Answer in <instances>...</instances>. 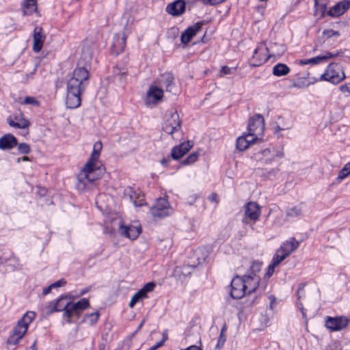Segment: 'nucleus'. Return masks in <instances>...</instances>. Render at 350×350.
Wrapping results in <instances>:
<instances>
[{
  "mask_svg": "<svg viewBox=\"0 0 350 350\" xmlns=\"http://www.w3.org/2000/svg\"><path fill=\"white\" fill-rule=\"evenodd\" d=\"M90 73L87 68L77 66L67 81L66 104L68 108L76 109L81 105V94L89 84Z\"/></svg>",
  "mask_w": 350,
  "mask_h": 350,
  "instance_id": "1",
  "label": "nucleus"
},
{
  "mask_svg": "<svg viewBox=\"0 0 350 350\" xmlns=\"http://www.w3.org/2000/svg\"><path fill=\"white\" fill-rule=\"evenodd\" d=\"M150 213L155 220L161 219L170 215L172 213V208L166 198H159L150 208Z\"/></svg>",
  "mask_w": 350,
  "mask_h": 350,
  "instance_id": "2",
  "label": "nucleus"
},
{
  "mask_svg": "<svg viewBox=\"0 0 350 350\" xmlns=\"http://www.w3.org/2000/svg\"><path fill=\"white\" fill-rule=\"evenodd\" d=\"M345 78V73L339 64L331 63L327 67L325 72L321 75L320 79L337 84Z\"/></svg>",
  "mask_w": 350,
  "mask_h": 350,
  "instance_id": "3",
  "label": "nucleus"
},
{
  "mask_svg": "<svg viewBox=\"0 0 350 350\" xmlns=\"http://www.w3.org/2000/svg\"><path fill=\"white\" fill-rule=\"evenodd\" d=\"M103 148V144L100 141H97L94 144L92 152L90 157L85 165L86 172L95 171L100 168L99 157Z\"/></svg>",
  "mask_w": 350,
  "mask_h": 350,
  "instance_id": "4",
  "label": "nucleus"
},
{
  "mask_svg": "<svg viewBox=\"0 0 350 350\" xmlns=\"http://www.w3.org/2000/svg\"><path fill=\"white\" fill-rule=\"evenodd\" d=\"M36 313L33 311H27L21 318L16 325L14 327L12 333L16 335H19L22 337L26 334L29 324L36 318Z\"/></svg>",
  "mask_w": 350,
  "mask_h": 350,
  "instance_id": "5",
  "label": "nucleus"
},
{
  "mask_svg": "<svg viewBox=\"0 0 350 350\" xmlns=\"http://www.w3.org/2000/svg\"><path fill=\"white\" fill-rule=\"evenodd\" d=\"M260 215V206L255 202H250L244 207V217L242 222L249 224L250 221H256Z\"/></svg>",
  "mask_w": 350,
  "mask_h": 350,
  "instance_id": "6",
  "label": "nucleus"
},
{
  "mask_svg": "<svg viewBox=\"0 0 350 350\" xmlns=\"http://www.w3.org/2000/svg\"><path fill=\"white\" fill-rule=\"evenodd\" d=\"M70 299L69 295H61L56 301V305L57 306V309H59V312L63 311V319H66V323H75V319H71L70 314V304L71 301H68Z\"/></svg>",
  "mask_w": 350,
  "mask_h": 350,
  "instance_id": "7",
  "label": "nucleus"
},
{
  "mask_svg": "<svg viewBox=\"0 0 350 350\" xmlns=\"http://www.w3.org/2000/svg\"><path fill=\"white\" fill-rule=\"evenodd\" d=\"M230 296L235 299H241L247 293L243 277L236 276L230 284Z\"/></svg>",
  "mask_w": 350,
  "mask_h": 350,
  "instance_id": "8",
  "label": "nucleus"
},
{
  "mask_svg": "<svg viewBox=\"0 0 350 350\" xmlns=\"http://www.w3.org/2000/svg\"><path fill=\"white\" fill-rule=\"evenodd\" d=\"M7 122L11 127L23 129H27L30 125L29 121L21 111L15 113L13 116L8 117Z\"/></svg>",
  "mask_w": 350,
  "mask_h": 350,
  "instance_id": "9",
  "label": "nucleus"
},
{
  "mask_svg": "<svg viewBox=\"0 0 350 350\" xmlns=\"http://www.w3.org/2000/svg\"><path fill=\"white\" fill-rule=\"evenodd\" d=\"M348 320L345 317H328L325 321V326L329 330L339 331L347 326Z\"/></svg>",
  "mask_w": 350,
  "mask_h": 350,
  "instance_id": "10",
  "label": "nucleus"
},
{
  "mask_svg": "<svg viewBox=\"0 0 350 350\" xmlns=\"http://www.w3.org/2000/svg\"><path fill=\"white\" fill-rule=\"evenodd\" d=\"M204 23L198 22L193 25L187 27L180 36V41L183 44H188L192 38L202 29Z\"/></svg>",
  "mask_w": 350,
  "mask_h": 350,
  "instance_id": "11",
  "label": "nucleus"
},
{
  "mask_svg": "<svg viewBox=\"0 0 350 350\" xmlns=\"http://www.w3.org/2000/svg\"><path fill=\"white\" fill-rule=\"evenodd\" d=\"M126 36L124 33H116L113 38L111 51L113 55H118L123 52L126 46Z\"/></svg>",
  "mask_w": 350,
  "mask_h": 350,
  "instance_id": "12",
  "label": "nucleus"
},
{
  "mask_svg": "<svg viewBox=\"0 0 350 350\" xmlns=\"http://www.w3.org/2000/svg\"><path fill=\"white\" fill-rule=\"evenodd\" d=\"M89 306L90 302L86 298H82L75 303L71 301L70 309L71 319H75L76 321L81 313Z\"/></svg>",
  "mask_w": 350,
  "mask_h": 350,
  "instance_id": "13",
  "label": "nucleus"
},
{
  "mask_svg": "<svg viewBox=\"0 0 350 350\" xmlns=\"http://www.w3.org/2000/svg\"><path fill=\"white\" fill-rule=\"evenodd\" d=\"M247 131L261 135L264 131V118L262 116L256 114L250 120Z\"/></svg>",
  "mask_w": 350,
  "mask_h": 350,
  "instance_id": "14",
  "label": "nucleus"
},
{
  "mask_svg": "<svg viewBox=\"0 0 350 350\" xmlns=\"http://www.w3.org/2000/svg\"><path fill=\"white\" fill-rule=\"evenodd\" d=\"M185 3L183 0H176L174 2L168 4L166 7V12L173 16H179L185 12Z\"/></svg>",
  "mask_w": 350,
  "mask_h": 350,
  "instance_id": "15",
  "label": "nucleus"
},
{
  "mask_svg": "<svg viewBox=\"0 0 350 350\" xmlns=\"http://www.w3.org/2000/svg\"><path fill=\"white\" fill-rule=\"evenodd\" d=\"M350 8V1L343 0L337 3L327 12L332 17H338L342 15Z\"/></svg>",
  "mask_w": 350,
  "mask_h": 350,
  "instance_id": "16",
  "label": "nucleus"
},
{
  "mask_svg": "<svg viewBox=\"0 0 350 350\" xmlns=\"http://www.w3.org/2000/svg\"><path fill=\"white\" fill-rule=\"evenodd\" d=\"M191 148L192 144H190L189 141L173 147L170 154L172 159L174 160L180 159Z\"/></svg>",
  "mask_w": 350,
  "mask_h": 350,
  "instance_id": "17",
  "label": "nucleus"
},
{
  "mask_svg": "<svg viewBox=\"0 0 350 350\" xmlns=\"http://www.w3.org/2000/svg\"><path fill=\"white\" fill-rule=\"evenodd\" d=\"M119 232L124 237L134 240L137 239L142 232V228L140 226H127L121 224L120 226Z\"/></svg>",
  "mask_w": 350,
  "mask_h": 350,
  "instance_id": "18",
  "label": "nucleus"
},
{
  "mask_svg": "<svg viewBox=\"0 0 350 350\" xmlns=\"http://www.w3.org/2000/svg\"><path fill=\"white\" fill-rule=\"evenodd\" d=\"M45 38L46 36L42 32V28L36 27L34 29L33 43V50L34 52L38 53L41 51Z\"/></svg>",
  "mask_w": 350,
  "mask_h": 350,
  "instance_id": "19",
  "label": "nucleus"
},
{
  "mask_svg": "<svg viewBox=\"0 0 350 350\" xmlns=\"http://www.w3.org/2000/svg\"><path fill=\"white\" fill-rule=\"evenodd\" d=\"M18 145L17 139L12 134H5L0 138V149L8 150Z\"/></svg>",
  "mask_w": 350,
  "mask_h": 350,
  "instance_id": "20",
  "label": "nucleus"
},
{
  "mask_svg": "<svg viewBox=\"0 0 350 350\" xmlns=\"http://www.w3.org/2000/svg\"><path fill=\"white\" fill-rule=\"evenodd\" d=\"M163 96V91L161 88L157 86H151L147 92L146 101L156 104L162 99Z\"/></svg>",
  "mask_w": 350,
  "mask_h": 350,
  "instance_id": "21",
  "label": "nucleus"
},
{
  "mask_svg": "<svg viewBox=\"0 0 350 350\" xmlns=\"http://www.w3.org/2000/svg\"><path fill=\"white\" fill-rule=\"evenodd\" d=\"M244 284H245V290L247 293H252L256 291L259 285V276H252L251 275H244L243 276Z\"/></svg>",
  "mask_w": 350,
  "mask_h": 350,
  "instance_id": "22",
  "label": "nucleus"
},
{
  "mask_svg": "<svg viewBox=\"0 0 350 350\" xmlns=\"http://www.w3.org/2000/svg\"><path fill=\"white\" fill-rule=\"evenodd\" d=\"M175 78L172 72H165L161 77L160 84L167 92H172L175 88Z\"/></svg>",
  "mask_w": 350,
  "mask_h": 350,
  "instance_id": "23",
  "label": "nucleus"
},
{
  "mask_svg": "<svg viewBox=\"0 0 350 350\" xmlns=\"http://www.w3.org/2000/svg\"><path fill=\"white\" fill-rule=\"evenodd\" d=\"M299 241H297L294 237H292L282 243L279 249L280 252H283L286 256H288L299 247Z\"/></svg>",
  "mask_w": 350,
  "mask_h": 350,
  "instance_id": "24",
  "label": "nucleus"
},
{
  "mask_svg": "<svg viewBox=\"0 0 350 350\" xmlns=\"http://www.w3.org/2000/svg\"><path fill=\"white\" fill-rule=\"evenodd\" d=\"M156 284L153 282H150L146 284L141 289H139L137 293L134 294V297L137 299L138 301L140 300L146 298L147 294L150 292H152Z\"/></svg>",
  "mask_w": 350,
  "mask_h": 350,
  "instance_id": "25",
  "label": "nucleus"
},
{
  "mask_svg": "<svg viewBox=\"0 0 350 350\" xmlns=\"http://www.w3.org/2000/svg\"><path fill=\"white\" fill-rule=\"evenodd\" d=\"M328 0H314L315 15L321 18L327 14V4Z\"/></svg>",
  "mask_w": 350,
  "mask_h": 350,
  "instance_id": "26",
  "label": "nucleus"
},
{
  "mask_svg": "<svg viewBox=\"0 0 350 350\" xmlns=\"http://www.w3.org/2000/svg\"><path fill=\"white\" fill-rule=\"evenodd\" d=\"M113 76L115 81H117L120 85H123L125 83L126 78V71L124 69H121L118 66L113 68Z\"/></svg>",
  "mask_w": 350,
  "mask_h": 350,
  "instance_id": "27",
  "label": "nucleus"
},
{
  "mask_svg": "<svg viewBox=\"0 0 350 350\" xmlns=\"http://www.w3.org/2000/svg\"><path fill=\"white\" fill-rule=\"evenodd\" d=\"M290 68L285 64L278 63L273 68L272 73L276 77H283L290 72Z\"/></svg>",
  "mask_w": 350,
  "mask_h": 350,
  "instance_id": "28",
  "label": "nucleus"
},
{
  "mask_svg": "<svg viewBox=\"0 0 350 350\" xmlns=\"http://www.w3.org/2000/svg\"><path fill=\"white\" fill-rule=\"evenodd\" d=\"M124 195L126 197H129V200L133 203L135 206H141L143 205L142 203H137V199L139 195L131 187H127L124 189Z\"/></svg>",
  "mask_w": 350,
  "mask_h": 350,
  "instance_id": "29",
  "label": "nucleus"
},
{
  "mask_svg": "<svg viewBox=\"0 0 350 350\" xmlns=\"http://www.w3.org/2000/svg\"><path fill=\"white\" fill-rule=\"evenodd\" d=\"M196 265H184L182 267H177L174 271L176 274L183 275L184 277L189 276L192 271L196 268Z\"/></svg>",
  "mask_w": 350,
  "mask_h": 350,
  "instance_id": "30",
  "label": "nucleus"
},
{
  "mask_svg": "<svg viewBox=\"0 0 350 350\" xmlns=\"http://www.w3.org/2000/svg\"><path fill=\"white\" fill-rule=\"evenodd\" d=\"M100 313L98 312L86 314L83 319V322L87 323L88 325L93 326L98 321Z\"/></svg>",
  "mask_w": 350,
  "mask_h": 350,
  "instance_id": "31",
  "label": "nucleus"
},
{
  "mask_svg": "<svg viewBox=\"0 0 350 350\" xmlns=\"http://www.w3.org/2000/svg\"><path fill=\"white\" fill-rule=\"evenodd\" d=\"M284 157V154L282 148L273 150L272 152V154L266 157L265 159L262 161L265 164H271L273 161H274L276 158H283Z\"/></svg>",
  "mask_w": 350,
  "mask_h": 350,
  "instance_id": "32",
  "label": "nucleus"
},
{
  "mask_svg": "<svg viewBox=\"0 0 350 350\" xmlns=\"http://www.w3.org/2000/svg\"><path fill=\"white\" fill-rule=\"evenodd\" d=\"M24 14H30L36 10V0H25L23 4Z\"/></svg>",
  "mask_w": 350,
  "mask_h": 350,
  "instance_id": "33",
  "label": "nucleus"
},
{
  "mask_svg": "<svg viewBox=\"0 0 350 350\" xmlns=\"http://www.w3.org/2000/svg\"><path fill=\"white\" fill-rule=\"evenodd\" d=\"M248 142L249 141L247 140L245 136H243V135L239 137L236 141L237 149L239 150V151L245 150L250 147Z\"/></svg>",
  "mask_w": 350,
  "mask_h": 350,
  "instance_id": "34",
  "label": "nucleus"
},
{
  "mask_svg": "<svg viewBox=\"0 0 350 350\" xmlns=\"http://www.w3.org/2000/svg\"><path fill=\"white\" fill-rule=\"evenodd\" d=\"M262 265V263L259 260L253 261L250 267V269L247 275L258 276L257 273L260 271Z\"/></svg>",
  "mask_w": 350,
  "mask_h": 350,
  "instance_id": "35",
  "label": "nucleus"
},
{
  "mask_svg": "<svg viewBox=\"0 0 350 350\" xmlns=\"http://www.w3.org/2000/svg\"><path fill=\"white\" fill-rule=\"evenodd\" d=\"M258 49L256 48L254 51V54L252 58L255 60L254 62L250 64V65L253 67H257L262 65L263 63L266 62L271 57V55H269L265 58H261L259 57H256L258 53Z\"/></svg>",
  "mask_w": 350,
  "mask_h": 350,
  "instance_id": "36",
  "label": "nucleus"
},
{
  "mask_svg": "<svg viewBox=\"0 0 350 350\" xmlns=\"http://www.w3.org/2000/svg\"><path fill=\"white\" fill-rule=\"evenodd\" d=\"M302 210L299 206H295L288 208L286 211V215L288 217L293 218L299 217L301 215Z\"/></svg>",
  "mask_w": 350,
  "mask_h": 350,
  "instance_id": "37",
  "label": "nucleus"
},
{
  "mask_svg": "<svg viewBox=\"0 0 350 350\" xmlns=\"http://www.w3.org/2000/svg\"><path fill=\"white\" fill-rule=\"evenodd\" d=\"M174 124L175 126L170 124V122L166 120L163 125V131L165 133L172 135L175 132L178 131V124L174 123Z\"/></svg>",
  "mask_w": 350,
  "mask_h": 350,
  "instance_id": "38",
  "label": "nucleus"
},
{
  "mask_svg": "<svg viewBox=\"0 0 350 350\" xmlns=\"http://www.w3.org/2000/svg\"><path fill=\"white\" fill-rule=\"evenodd\" d=\"M226 330H227V325H226V324H224L221 329V332H220V334H219V338L217 340V343L215 346L216 349H219L224 346V345L226 340V336L224 334V333L226 332Z\"/></svg>",
  "mask_w": 350,
  "mask_h": 350,
  "instance_id": "39",
  "label": "nucleus"
},
{
  "mask_svg": "<svg viewBox=\"0 0 350 350\" xmlns=\"http://www.w3.org/2000/svg\"><path fill=\"white\" fill-rule=\"evenodd\" d=\"M45 309L46 315H51L54 312H59L56 305V301H48L45 304Z\"/></svg>",
  "mask_w": 350,
  "mask_h": 350,
  "instance_id": "40",
  "label": "nucleus"
},
{
  "mask_svg": "<svg viewBox=\"0 0 350 350\" xmlns=\"http://www.w3.org/2000/svg\"><path fill=\"white\" fill-rule=\"evenodd\" d=\"M94 171H90V172H86V170H85V166L83 167V175H84V178H79V180L80 182H83V184L85 185V180H86L89 183H92V182H94L96 179H97L98 178H95L94 176H93L92 175V174L94 172Z\"/></svg>",
  "mask_w": 350,
  "mask_h": 350,
  "instance_id": "41",
  "label": "nucleus"
},
{
  "mask_svg": "<svg viewBox=\"0 0 350 350\" xmlns=\"http://www.w3.org/2000/svg\"><path fill=\"white\" fill-rule=\"evenodd\" d=\"M273 150H275V148H265L262 150L260 152H258L255 154L256 157L263 161L266 157H269V155L272 154V152Z\"/></svg>",
  "mask_w": 350,
  "mask_h": 350,
  "instance_id": "42",
  "label": "nucleus"
},
{
  "mask_svg": "<svg viewBox=\"0 0 350 350\" xmlns=\"http://www.w3.org/2000/svg\"><path fill=\"white\" fill-rule=\"evenodd\" d=\"M323 62V57H321V55H318L314 57L307 59H302L300 61V64L302 65H306V64H318L321 62Z\"/></svg>",
  "mask_w": 350,
  "mask_h": 350,
  "instance_id": "43",
  "label": "nucleus"
},
{
  "mask_svg": "<svg viewBox=\"0 0 350 350\" xmlns=\"http://www.w3.org/2000/svg\"><path fill=\"white\" fill-rule=\"evenodd\" d=\"M247 131L248 132L247 133L243 134V136H245L247 140L249 141L248 144L249 146H250L252 144L260 140V139L258 137L260 135L253 132H250L249 131Z\"/></svg>",
  "mask_w": 350,
  "mask_h": 350,
  "instance_id": "44",
  "label": "nucleus"
},
{
  "mask_svg": "<svg viewBox=\"0 0 350 350\" xmlns=\"http://www.w3.org/2000/svg\"><path fill=\"white\" fill-rule=\"evenodd\" d=\"M286 257L287 256H286L283 252H280V250H278L276 254L273 256L271 263L277 267Z\"/></svg>",
  "mask_w": 350,
  "mask_h": 350,
  "instance_id": "45",
  "label": "nucleus"
},
{
  "mask_svg": "<svg viewBox=\"0 0 350 350\" xmlns=\"http://www.w3.org/2000/svg\"><path fill=\"white\" fill-rule=\"evenodd\" d=\"M198 157V154L197 152H192L190 154L187 158L182 161L181 165H188L195 163Z\"/></svg>",
  "mask_w": 350,
  "mask_h": 350,
  "instance_id": "46",
  "label": "nucleus"
},
{
  "mask_svg": "<svg viewBox=\"0 0 350 350\" xmlns=\"http://www.w3.org/2000/svg\"><path fill=\"white\" fill-rule=\"evenodd\" d=\"M167 120L170 121V124H172V126H175V125L174 124L178 123V130L180 129L181 121L180 120L179 115L176 111L171 113L170 117L168 118L167 119Z\"/></svg>",
  "mask_w": 350,
  "mask_h": 350,
  "instance_id": "47",
  "label": "nucleus"
},
{
  "mask_svg": "<svg viewBox=\"0 0 350 350\" xmlns=\"http://www.w3.org/2000/svg\"><path fill=\"white\" fill-rule=\"evenodd\" d=\"M323 36L327 40L331 38L332 37H337L338 38L340 36V33L338 31H335L333 29H325L323 31Z\"/></svg>",
  "mask_w": 350,
  "mask_h": 350,
  "instance_id": "48",
  "label": "nucleus"
},
{
  "mask_svg": "<svg viewBox=\"0 0 350 350\" xmlns=\"http://www.w3.org/2000/svg\"><path fill=\"white\" fill-rule=\"evenodd\" d=\"M23 337L12 334L7 340V343L11 345H16Z\"/></svg>",
  "mask_w": 350,
  "mask_h": 350,
  "instance_id": "49",
  "label": "nucleus"
},
{
  "mask_svg": "<svg viewBox=\"0 0 350 350\" xmlns=\"http://www.w3.org/2000/svg\"><path fill=\"white\" fill-rule=\"evenodd\" d=\"M23 104L38 107L40 106V103L35 97L26 96L23 102Z\"/></svg>",
  "mask_w": 350,
  "mask_h": 350,
  "instance_id": "50",
  "label": "nucleus"
},
{
  "mask_svg": "<svg viewBox=\"0 0 350 350\" xmlns=\"http://www.w3.org/2000/svg\"><path fill=\"white\" fill-rule=\"evenodd\" d=\"M18 146V150L20 154H27L30 152V147L26 143H21Z\"/></svg>",
  "mask_w": 350,
  "mask_h": 350,
  "instance_id": "51",
  "label": "nucleus"
},
{
  "mask_svg": "<svg viewBox=\"0 0 350 350\" xmlns=\"http://www.w3.org/2000/svg\"><path fill=\"white\" fill-rule=\"evenodd\" d=\"M260 171H262V173H260L261 176H264L265 178H270L271 176H275L277 174L278 169L273 168L266 172H264L262 170H261Z\"/></svg>",
  "mask_w": 350,
  "mask_h": 350,
  "instance_id": "52",
  "label": "nucleus"
},
{
  "mask_svg": "<svg viewBox=\"0 0 350 350\" xmlns=\"http://www.w3.org/2000/svg\"><path fill=\"white\" fill-rule=\"evenodd\" d=\"M342 53L341 51H338L336 53H330V52H326L325 55H321L322 57H323V62L327 61L329 59L334 58L336 56H338Z\"/></svg>",
  "mask_w": 350,
  "mask_h": 350,
  "instance_id": "53",
  "label": "nucleus"
},
{
  "mask_svg": "<svg viewBox=\"0 0 350 350\" xmlns=\"http://www.w3.org/2000/svg\"><path fill=\"white\" fill-rule=\"evenodd\" d=\"M232 72V68H230L227 66H224L221 67L220 73L219 75V77H222L226 75H230Z\"/></svg>",
  "mask_w": 350,
  "mask_h": 350,
  "instance_id": "54",
  "label": "nucleus"
},
{
  "mask_svg": "<svg viewBox=\"0 0 350 350\" xmlns=\"http://www.w3.org/2000/svg\"><path fill=\"white\" fill-rule=\"evenodd\" d=\"M308 85L309 83L306 84L304 80L299 79L297 81L295 82L292 86L297 88H304L308 87Z\"/></svg>",
  "mask_w": 350,
  "mask_h": 350,
  "instance_id": "55",
  "label": "nucleus"
},
{
  "mask_svg": "<svg viewBox=\"0 0 350 350\" xmlns=\"http://www.w3.org/2000/svg\"><path fill=\"white\" fill-rule=\"evenodd\" d=\"M349 174H350L347 171L346 168L342 167L339 172L337 179L342 180L345 179L346 177H347V176Z\"/></svg>",
  "mask_w": 350,
  "mask_h": 350,
  "instance_id": "56",
  "label": "nucleus"
},
{
  "mask_svg": "<svg viewBox=\"0 0 350 350\" xmlns=\"http://www.w3.org/2000/svg\"><path fill=\"white\" fill-rule=\"evenodd\" d=\"M66 284V281L64 279H61V280H59L55 282L54 283L51 284V287H52L53 288H56L63 286Z\"/></svg>",
  "mask_w": 350,
  "mask_h": 350,
  "instance_id": "57",
  "label": "nucleus"
},
{
  "mask_svg": "<svg viewBox=\"0 0 350 350\" xmlns=\"http://www.w3.org/2000/svg\"><path fill=\"white\" fill-rule=\"evenodd\" d=\"M340 91L350 96V83L342 85L340 87Z\"/></svg>",
  "mask_w": 350,
  "mask_h": 350,
  "instance_id": "58",
  "label": "nucleus"
},
{
  "mask_svg": "<svg viewBox=\"0 0 350 350\" xmlns=\"http://www.w3.org/2000/svg\"><path fill=\"white\" fill-rule=\"evenodd\" d=\"M275 267L276 266L273 263H271L267 267V270L265 276L267 278H270L273 275Z\"/></svg>",
  "mask_w": 350,
  "mask_h": 350,
  "instance_id": "59",
  "label": "nucleus"
},
{
  "mask_svg": "<svg viewBox=\"0 0 350 350\" xmlns=\"http://www.w3.org/2000/svg\"><path fill=\"white\" fill-rule=\"evenodd\" d=\"M166 340H167V336L164 337L161 341L158 342L157 344H155L154 345L151 347L148 350H157L159 347H162Z\"/></svg>",
  "mask_w": 350,
  "mask_h": 350,
  "instance_id": "60",
  "label": "nucleus"
},
{
  "mask_svg": "<svg viewBox=\"0 0 350 350\" xmlns=\"http://www.w3.org/2000/svg\"><path fill=\"white\" fill-rule=\"evenodd\" d=\"M203 3L206 5H215L224 2L225 0H202Z\"/></svg>",
  "mask_w": 350,
  "mask_h": 350,
  "instance_id": "61",
  "label": "nucleus"
},
{
  "mask_svg": "<svg viewBox=\"0 0 350 350\" xmlns=\"http://www.w3.org/2000/svg\"><path fill=\"white\" fill-rule=\"evenodd\" d=\"M208 200L211 201V202H215L216 204L218 203V196L215 193H211V195H210L208 198Z\"/></svg>",
  "mask_w": 350,
  "mask_h": 350,
  "instance_id": "62",
  "label": "nucleus"
},
{
  "mask_svg": "<svg viewBox=\"0 0 350 350\" xmlns=\"http://www.w3.org/2000/svg\"><path fill=\"white\" fill-rule=\"evenodd\" d=\"M269 299L270 301L269 308L273 310L274 306L275 305V297L273 295H270L269 296Z\"/></svg>",
  "mask_w": 350,
  "mask_h": 350,
  "instance_id": "63",
  "label": "nucleus"
},
{
  "mask_svg": "<svg viewBox=\"0 0 350 350\" xmlns=\"http://www.w3.org/2000/svg\"><path fill=\"white\" fill-rule=\"evenodd\" d=\"M170 161V158H163L161 160V164L163 166L166 167Z\"/></svg>",
  "mask_w": 350,
  "mask_h": 350,
  "instance_id": "64",
  "label": "nucleus"
}]
</instances>
